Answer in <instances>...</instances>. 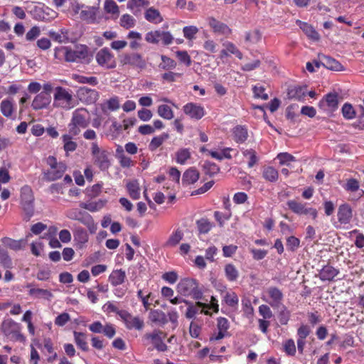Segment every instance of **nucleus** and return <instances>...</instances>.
<instances>
[{"label":"nucleus","instance_id":"f257e3e1","mask_svg":"<svg viewBox=\"0 0 364 364\" xmlns=\"http://www.w3.org/2000/svg\"><path fill=\"white\" fill-rule=\"evenodd\" d=\"M176 291L183 296L191 297L196 300L201 299L203 291L198 282L193 278L181 279L176 286Z\"/></svg>","mask_w":364,"mask_h":364},{"label":"nucleus","instance_id":"f03ea898","mask_svg":"<svg viewBox=\"0 0 364 364\" xmlns=\"http://www.w3.org/2000/svg\"><path fill=\"white\" fill-rule=\"evenodd\" d=\"M90 124L89 112L85 108H78L73 112L72 118L68 124V131L73 135H78L80 129H85Z\"/></svg>","mask_w":364,"mask_h":364},{"label":"nucleus","instance_id":"7ed1b4c3","mask_svg":"<svg viewBox=\"0 0 364 364\" xmlns=\"http://www.w3.org/2000/svg\"><path fill=\"white\" fill-rule=\"evenodd\" d=\"M1 331L11 341L20 342L25 341V337L21 332V324L16 322L12 318L4 319L2 321Z\"/></svg>","mask_w":364,"mask_h":364},{"label":"nucleus","instance_id":"20e7f679","mask_svg":"<svg viewBox=\"0 0 364 364\" xmlns=\"http://www.w3.org/2000/svg\"><path fill=\"white\" fill-rule=\"evenodd\" d=\"M46 164L50 168L45 171L44 178L48 181H54L63 177L67 169V166L63 162H58L53 156H49L46 159Z\"/></svg>","mask_w":364,"mask_h":364},{"label":"nucleus","instance_id":"39448f33","mask_svg":"<svg viewBox=\"0 0 364 364\" xmlns=\"http://www.w3.org/2000/svg\"><path fill=\"white\" fill-rule=\"evenodd\" d=\"M91 154L93 159V164L97 166L100 171L108 170L111 166L110 154L105 149H101L96 142L92 143Z\"/></svg>","mask_w":364,"mask_h":364},{"label":"nucleus","instance_id":"423d86ee","mask_svg":"<svg viewBox=\"0 0 364 364\" xmlns=\"http://www.w3.org/2000/svg\"><path fill=\"white\" fill-rule=\"evenodd\" d=\"M166 333L159 329H154L151 332L146 333L142 339L146 345L151 344L156 350L165 352L168 350V346L164 343V339Z\"/></svg>","mask_w":364,"mask_h":364},{"label":"nucleus","instance_id":"0eeeda50","mask_svg":"<svg viewBox=\"0 0 364 364\" xmlns=\"http://www.w3.org/2000/svg\"><path fill=\"white\" fill-rule=\"evenodd\" d=\"M67 62H81L88 56V49L86 46L80 45L74 49L70 47H62L59 49Z\"/></svg>","mask_w":364,"mask_h":364},{"label":"nucleus","instance_id":"6e6552de","mask_svg":"<svg viewBox=\"0 0 364 364\" xmlns=\"http://www.w3.org/2000/svg\"><path fill=\"white\" fill-rule=\"evenodd\" d=\"M53 100V105L56 107H60L66 110L74 107L72 94L63 87L58 86L55 87Z\"/></svg>","mask_w":364,"mask_h":364},{"label":"nucleus","instance_id":"1a4fd4ad","mask_svg":"<svg viewBox=\"0 0 364 364\" xmlns=\"http://www.w3.org/2000/svg\"><path fill=\"white\" fill-rule=\"evenodd\" d=\"M262 300L269 304L274 309H279L283 305L284 294L277 287H269L265 291L262 297Z\"/></svg>","mask_w":364,"mask_h":364},{"label":"nucleus","instance_id":"9d476101","mask_svg":"<svg viewBox=\"0 0 364 364\" xmlns=\"http://www.w3.org/2000/svg\"><path fill=\"white\" fill-rule=\"evenodd\" d=\"M287 205L289 210L299 215H309L313 220H316L318 216V211L316 208L308 207L306 203L299 202L296 200H289Z\"/></svg>","mask_w":364,"mask_h":364},{"label":"nucleus","instance_id":"9b49d317","mask_svg":"<svg viewBox=\"0 0 364 364\" xmlns=\"http://www.w3.org/2000/svg\"><path fill=\"white\" fill-rule=\"evenodd\" d=\"M287 205L289 210L299 215H309L313 220H316L318 216V211L316 208L308 207L306 203L299 202L296 200H289Z\"/></svg>","mask_w":364,"mask_h":364},{"label":"nucleus","instance_id":"f8f14e48","mask_svg":"<svg viewBox=\"0 0 364 364\" xmlns=\"http://www.w3.org/2000/svg\"><path fill=\"white\" fill-rule=\"evenodd\" d=\"M287 205L289 210L299 215H309L313 220H316L318 216V211L316 208L308 207L306 203L299 202L296 200H289Z\"/></svg>","mask_w":364,"mask_h":364},{"label":"nucleus","instance_id":"ddd939ff","mask_svg":"<svg viewBox=\"0 0 364 364\" xmlns=\"http://www.w3.org/2000/svg\"><path fill=\"white\" fill-rule=\"evenodd\" d=\"M21 204L26 213L31 217L34 212V196L31 188L28 185L21 188Z\"/></svg>","mask_w":364,"mask_h":364},{"label":"nucleus","instance_id":"4468645a","mask_svg":"<svg viewBox=\"0 0 364 364\" xmlns=\"http://www.w3.org/2000/svg\"><path fill=\"white\" fill-rule=\"evenodd\" d=\"M95 60L100 66L106 69H112L117 65L114 55L108 48H103L97 51Z\"/></svg>","mask_w":364,"mask_h":364},{"label":"nucleus","instance_id":"2eb2a0df","mask_svg":"<svg viewBox=\"0 0 364 364\" xmlns=\"http://www.w3.org/2000/svg\"><path fill=\"white\" fill-rule=\"evenodd\" d=\"M119 62L122 65H130L133 68L143 69L146 67V61L138 53H124L119 55Z\"/></svg>","mask_w":364,"mask_h":364},{"label":"nucleus","instance_id":"dca6fc26","mask_svg":"<svg viewBox=\"0 0 364 364\" xmlns=\"http://www.w3.org/2000/svg\"><path fill=\"white\" fill-rule=\"evenodd\" d=\"M120 313V318L124 322V326L127 329H136L141 331L144 328V321L139 316H132V314L127 310Z\"/></svg>","mask_w":364,"mask_h":364},{"label":"nucleus","instance_id":"f3484780","mask_svg":"<svg viewBox=\"0 0 364 364\" xmlns=\"http://www.w3.org/2000/svg\"><path fill=\"white\" fill-rule=\"evenodd\" d=\"M79 100L85 105L95 104L99 98V92L94 89L81 87L77 91Z\"/></svg>","mask_w":364,"mask_h":364},{"label":"nucleus","instance_id":"a211bd4d","mask_svg":"<svg viewBox=\"0 0 364 364\" xmlns=\"http://www.w3.org/2000/svg\"><path fill=\"white\" fill-rule=\"evenodd\" d=\"M230 328V322L225 317H218L217 318L218 332H215L210 338V341H219L226 336H230L228 329Z\"/></svg>","mask_w":364,"mask_h":364},{"label":"nucleus","instance_id":"6ab92c4d","mask_svg":"<svg viewBox=\"0 0 364 364\" xmlns=\"http://www.w3.org/2000/svg\"><path fill=\"white\" fill-rule=\"evenodd\" d=\"M318 106L328 112H334L338 107V95L336 92H330L319 102Z\"/></svg>","mask_w":364,"mask_h":364},{"label":"nucleus","instance_id":"aec40b11","mask_svg":"<svg viewBox=\"0 0 364 364\" xmlns=\"http://www.w3.org/2000/svg\"><path fill=\"white\" fill-rule=\"evenodd\" d=\"M183 112L191 119H200L205 114L204 107L193 102H188L183 107Z\"/></svg>","mask_w":364,"mask_h":364},{"label":"nucleus","instance_id":"412c9836","mask_svg":"<svg viewBox=\"0 0 364 364\" xmlns=\"http://www.w3.org/2000/svg\"><path fill=\"white\" fill-rule=\"evenodd\" d=\"M51 102V96H46L44 94L38 93L33 98L31 107L37 111L46 109L48 107Z\"/></svg>","mask_w":364,"mask_h":364},{"label":"nucleus","instance_id":"4be33fe9","mask_svg":"<svg viewBox=\"0 0 364 364\" xmlns=\"http://www.w3.org/2000/svg\"><path fill=\"white\" fill-rule=\"evenodd\" d=\"M338 220L341 224L346 225L350 222L353 216L352 209L348 204L344 203L338 210Z\"/></svg>","mask_w":364,"mask_h":364},{"label":"nucleus","instance_id":"5701e85b","mask_svg":"<svg viewBox=\"0 0 364 364\" xmlns=\"http://www.w3.org/2000/svg\"><path fill=\"white\" fill-rule=\"evenodd\" d=\"M208 23L215 33L228 36L232 32V30L227 24L218 21L215 18H210Z\"/></svg>","mask_w":364,"mask_h":364},{"label":"nucleus","instance_id":"b1692460","mask_svg":"<svg viewBox=\"0 0 364 364\" xmlns=\"http://www.w3.org/2000/svg\"><path fill=\"white\" fill-rule=\"evenodd\" d=\"M149 319L151 323L161 326H164L168 323L166 314L160 309H151Z\"/></svg>","mask_w":364,"mask_h":364},{"label":"nucleus","instance_id":"393cba45","mask_svg":"<svg viewBox=\"0 0 364 364\" xmlns=\"http://www.w3.org/2000/svg\"><path fill=\"white\" fill-rule=\"evenodd\" d=\"M77 221L85 225L91 234L96 232L97 225L95 223L92 215L88 213L82 211Z\"/></svg>","mask_w":364,"mask_h":364},{"label":"nucleus","instance_id":"a878e982","mask_svg":"<svg viewBox=\"0 0 364 364\" xmlns=\"http://www.w3.org/2000/svg\"><path fill=\"white\" fill-rule=\"evenodd\" d=\"M296 23L309 39L314 41L320 39V35L311 24L300 20H297Z\"/></svg>","mask_w":364,"mask_h":364},{"label":"nucleus","instance_id":"bb28decb","mask_svg":"<svg viewBox=\"0 0 364 364\" xmlns=\"http://www.w3.org/2000/svg\"><path fill=\"white\" fill-rule=\"evenodd\" d=\"M307 93L306 86L296 85L291 87L288 89L287 96L288 98L301 101Z\"/></svg>","mask_w":364,"mask_h":364},{"label":"nucleus","instance_id":"cd10ccee","mask_svg":"<svg viewBox=\"0 0 364 364\" xmlns=\"http://www.w3.org/2000/svg\"><path fill=\"white\" fill-rule=\"evenodd\" d=\"M321 63L322 64V66L331 70L342 71L344 70V67L341 63L330 56L324 55H322L321 58Z\"/></svg>","mask_w":364,"mask_h":364},{"label":"nucleus","instance_id":"c85d7f7f","mask_svg":"<svg viewBox=\"0 0 364 364\" xmlns=\"http://www.w3.org/2000/svg\"><path fill=\"white\" fill-rule=\"evenodd\" d=\"M200 173L195 168H188L183 174L182 184L187 186L195 183L199 179Z\"/></svg>","mask_w":364,"mask_h":364},{"label":"nucleus","instance_id":"c756f323","mask_svg":"<svg viewBox=\"0 0 364 364\" xmlns=\"http://www.w3.org/2000/svg\"><path fill=\"white\" fill-rule=\"evenodd\" d=\"M248 136V131L245 126L237 125L232 129L233 140L237 144L245 142Z\"/></svg>","mask_w":364,"mask_h":364},{"label":"nucleus","instance_id":"7c9ffc66","mask_svg":"<svg viewBox=\"0 0 364 364\" xmlns=\"http://www.w3.org/2000/svg\"><path fill=\"white\" fill-rule=\"evenodd\" d=\"M74 240L78 248L81 249L88 242L89 235L82 227H77L73 232Z\"/></svg>","mask_w":364,"mask_h":364},{"label":"nucleus","instance_id":"2f4dec72","mask_svg":"<svg viewBox=\"0 0 364 364\" xmlns=\"http://www.w3.org/2000/svg\"><path fill=\"white\" fill-rule=\"evenodd\" d=\"M338 273L337 269L331 265H326L319 272V278L321 281H332Z\"/></svg>","mask_w":364,"mask_h":364},{"label":"nucleus","instance_id":"473e14b6","mask_svg":"<svg viewBox=\"0 0 364 364\" xmlns=\"http://www.w3.org/2000/svg\"><path fill=\"white\" fill-rule=\"evenodd\" d=\"M85 9H82L80 13L81 20L88 23H93L96 21L97 9L93 6H85Z\"/></svg>","mask_w":364,"mask_h":364},{"label":"nucleus","instance_id":"72a5a7b5","mask_svg":"<svg viewBox=\"0 0 364 364\" xmlns=\"http://www.w3.org/2000/svg\"><path fill=\"white\" fill-rule=\"evenodd\" d=\"M184 303L188 306L185 315L188 319L194 318L199 312L200 309H203V306H205V303L200 301H196L195 304H193L189 301H184Z\"/></svg>","mask_w":364,"mask_h":364},{"label":"nucleus","instance_id":"f704fd0d","mask_svg":"<svg viewBox=\"0 0 364 364\" xmlns=\"http://www.w3.org/2000/svg\"><path fill=\"white\" fill-rule=\"evenodd\" d=\"M15 107L14 100L12 99H5L1 102L0 110L1 114L7 117L11 118L14 114Z\"/></svg>","mask_w":364,"mask_h":364},{"label":"nucleus","instance_id":"c9c22d12","mask_svg":"<svg viewBox=\"0 0 364 364\" xmlns=\"http://www.w3.org/2000/svg\"><path fill=\"white\" fill-rule=\"evenodd\" d=\"M144 18L149 22L154 24L160 23L164 21L159 11L153 7H151L146 11Z\"/></svg>","mask_w":364,"mask_h":364},{"label":"nucleus","instance_id":"e433bc0d","mask_svg":"<svg viewBox=\"0 0 364 364\" xmlns=\"http://www.w3.org/2000/svg\"><path fill=\"white\" fill-rule=\"evenodd\" d=\"M74 341L77 346L82 351L87 352L90 348L87 342L85 333L78 331H73Z\"/></svg>","mask_w":364,"mask_h":364},{"label":"nucleus","instance_id":"4c0bfd02","mask_svg":"<svg viewBox=\"0 0 364 364\" xmlns=\"http://www.w3.org/2000/svg\"><path fill=\"white\" fill-rule=\"evenodd\" d=\"M43 348L49 354L47 361L50 363H53L58 358V354L54 350L53 343L50 338H44L43 341Z\"/></svg>","mask_w":364,"mask_h":364},{"label":"nucleus","instance_id":"58836bf2","mask_svg":"<svg viewBox=\"0 0 364 364\" xmlns=\"http://www.w3.org/2000/svg\"><path fill=\"white\" fill-rule=\"evenodd\" d=\"M76 135H73L68 132V134H63L62 136V141L63 143V149L66 153L73 152L76 150L77 144L73 140V137Z\"/></svg>","mask_w":364,"mask_h":364},{"label":"nucleus","instance_id":"ea45409f","mask_svg":"<svg viewBox=\"0 0 364 364\" xmlns=\"http://www.w3.org/2000/svg\"><path fill=\"white\" fill-rule=\"evenodd\" d=\"M107 202V200L100 199L97 201L82 203L80 204V207L92 213H94L102 209L105 206Z\"/></svg>","mask_w":364,"mask_h":364},{"label":"nucleus","instance_id":"a19ab883","mask_svg":"<svg viewBox=\"0 0 364 364\" xmlns=\"http://www.w3.org/2000/svg\"><path fill=\"white\" fill-rule=\"evenodd\" d=\"M125 272L122 269L114 270L109 276V281L112 286H118L124 282Z\"/></svg>","mask_w":364,"mask_h":364},{"label":"nucleus","instance_id":"79ce46f5","mask_svg":"<svg viewBox=\"0 0 364 364\" xmlns=\"http://www.w3.org/2000/svg\"><path fill=\"white\" fill-rule=\"evenodd\" d=\"M196 223L199 234H207L215 227V224L205 218L198 220Z\"/></svg>","mask_w":364,"mask_h":364},{"label":"nucleus","instance_id":"37998d69","mask_svg":"<svg viewBox=\"0 0 364 364\" xmlns=\"http://www.w3.org/2000/svg\"><path fill=\"white\" fill-rule=\"evenodd\" d=\"M225 276L228 281L232 282L237 280L239 277V271L232 263L226 264L224 267Z\"/></svg>","mask_w":364,"mask_h":364},{"label":"nucleus","instance_id":"c03bdc74","mask_svg":"<svg viewBox=\"0 0 364 364\" xmlns=\"http://www.w3.org/2000/svg\"><path fill=\"white\" fill-rule=\"evenodd\" d=\"M126 187L129 196L132 199L138 200L140 198V188L137 180L129 181Z\"/></svg>","mask_w":364,"mask_h":364},{"label":"nucleus","instance_id":"a18cd8bd","mask_svg":"<svg viewBox=\"0 0 364 364\" xmlns=\"http://www.w3.org/2000/svg\"><path fill=\"white\" fill-rule=\"evenodd\" d=\"M183 232L181 230L177 229L173 231L169 236L168 239L164 244L166 247H173L176 246L183 239Z\"/></svg>","mask_w":364,"mask_h":364},{"label":"nucleus","instance_id":"49530a36","mask_svg":"<svg viewBox=\"0 0 364 364\" xmlns=\"http://www.w3.org/2000/svg\"><path fill=\"white\" fill-rule=\"evenodd\" d=\"M262 177L269 182L274 183L279 178V173L274 167L267 166L262 170Z\"/></svg>","mask_w":364,"mask_h":364},{"label":"nucleus","instance_id":"de8ad7c7","mask_svg":"<svg viewBox=\"0 0 364 364\" xmlns=\"http://www.w3.org/2000/svg\"><path fill=\"white\" fill-rule=\"evenodd\" d=\"M127 38L131 41L129 42V48L132 50H136L141 47V41L142 39L141 34L137 31H132L128 34Z\"/></svg>","mask_w":364,"mask_h":364},{"label":"nucleus","instance_id":"09e8293b","mask_svg":"<svg viewBox=\"0 0 364 364\" xmlns=\"http://www.w3.org/2000/svg\"><path fill=\"white\" fill-rule=\"evenodd\" d=\"M50 36L58 43H68L70 41L68 30L65 28H62L58 32H50Z\"/></svg>","mask_w":364,"mask_h":364},{"label":"nucleus","instance_id":"8fccbe9b","mask_svg":"<svg viewBox=\"0 0 364 364\" xmlns=\"http://www.w3.org/2000/svg\"><path fill=\"white\" fill-rule=\"evenodd\" d=\"M149 4L148 0H129L127 3V8L134 14L140 11L141 8L146 7Z\"/></svg>","mask_w":364,"mask_h":364},{"label":"nucleus","instance_id":"3c124183","mask_svg":"<svg viewBox=\"0 0 364 364\" xmlns=\"http://www.w3.org/2000/svg\"><path fill=\"white\" fill-rule=\"evenodd\" d=\"M28 294L30 296H33L36 298L50 299L53 297V294L49 290L39 288L30 289Z\"/></svg>","mask_w":364,"mask_h":364},{"label":"nucleus","instance_id":"603ef678","mask_svg":"<svg viewBox=\"0 0 364 364\" xmlns=\"http://www.w3.org/2000/svg\"><path fill=\"white\" fill-rule=\"evenodd\" d=\"M191 152L188 149L182 148L176 152V161L180 164H185L191 158Z\"/></svg>","mask_w":364,"mask_h":364},{"label":"nucleus","instance_id":"864d4df0","mask_svg":"<svg viewBox=\"0 0 364 364\" xmlns=\"http://www.w3.org/2000/svg\"><path fill=\"white\" fill-rule=\"evenodd\" d=\"M203 167L205 174L210 177L214 176L220 171V167L215 163L211 161H205Z\"/></svg>","mask_w":364,"mask_h":364},{"label":"nucleus","instance_id":"5fc2aeb1","mask_svg":"<svg viewBox=\"0 0 364 364\" xmlns=\"http://www.w3.org/2000/svg\"><path fill=\"white\" fill-rule=\"evenodd\" d=\"M158 114L164 119L170 120L173 118V112L167 105H161L157 109Z\"/></svg>","mask_w":364,"mask_h":364},{"label":"nucleus","instance_id":"6e6d98bb","mask_svg":"<svg viewBox=\"0 0 364 364\" xmlns=\"http://www.w3.org/2000/svg\"><path fill=\"white\" fill-rule=\"evenodd\" d=\"M169 138V134L168 133H163L159 136H154L150 144L149 149L151 151L156 150L159 148L166 139Z\"/></svg>","mask_w":364,"mask_h":364},{"label":"nucleus","instance_id":"4d7b16f0","mask_svg":"<svg viewBox=\"0 0 364 364\" xmlns=\"http://www.w3.org/2000/svg\"><path fill=\"white\" fill-rule=\"evenodd\" d=\"M278 319L281 325H287L290 319L291 313L288 309L283 304L278 309Z\"/></svg>","mask_w":364,"mask_h":364},{"label":"nucleus","instance_id":"13d9d810","mask_svg":"<svg viewBox=\"0 0 364 364\" xmlns=\"http://www.w3.org/2000/svg\"><path fill=\"white\" fill-rule=\"evenodd\" d=\"M119 102L117 97H112L107 100L102 105V109L106 112V109L109 111H116L119 108Z\"/></svg>","mask_w":364,"mask_h":364},{"label":"nucleus","instance_id":"bf43d9fd","mask_svg":"<svg viewBox=\"0 0 364 364\" xmlns=\"http://www.w3.org/2000/svg\"><path fill=\"white\" fill-rule=\"evenodd\" d=\"M242 153L245 157H248L249 159L247 164L249 168H252L258 162V157L254 149H242Z\"/></svg>","mask_w":364,"mask_h":364},{"label":"nucleus","instance_id":"052dcab7","mask_svg":"<svg viewBox=\"0 0 364 364\" xmlns=\"http://www.w3.org/2000/svg\"><path fill=\"white\" fill-rule=\"evenodd\" d=\"M161 63L159 65L161 69L168 70L176 67V62L173 59L164 55L161 56Z\"/></svg>","mask_w":364,"mask_h":364},{"label":"nucleus","instance_id":"680f3d73","mask_svg":"<svg viewBox=\"0 0 364 364\" xmlns=\"http://www.w3.org/2000/svg\"><path fill=\"white\" fill-rule=\"evenodd\" d=\"M343 117L346 119H352L355 117V110L350 103H345L341 109Z\"/></svg>","mask_w":364,"mask_h":364},{"label":"nucleus","instance_id":"e2e57ef3","mask_svg":"<svg viewBox=\"0 0 364 364\" xmlns=\"http://www.w3.org/2000/svg\"><path fill=\"white\" fill-rule=\"evenodd\" d=\"M224 301L228 306L235 308L238 305L239 299L235 292L230 291L225 294Z\"/></svg>","mask_w":364,"mask_h":364},{"label":"nucleus","instance_id":"0e129e2a","mask_svg":"<svg viewBox=\"0 0 364 364\" xmlns=\"http://www.w3.org/2000/svg\"><path fill=\"white\" fill-rule=\"evenodd\" d=\"M103 183H97L90 188H86V195L90 198H94L100 196L102 192Z\"/></svg>","mask_w":364,"mask_h":364},{"label":"nucleus","instance_id":"69168bd1","mask_svg":"<svg viewBox=\"0 0 364 364\" xmlns=\"http://www.w3.org/2000/svg\"><path fill=\"white\" fill-rule=\"evenodd\" d=\"M136 20L129 14H124L120 18V26L126 29L133 28L135 26Z\"/></svg>","mask_w":364,"mask_h":364},{"label":"nucleus","instance_id":"338daca9","mask_svg":"<svg viewBox=\"0 0 364 364\" xmlns=\"http://www.w3.org/2000/svg\"><path fill=\"white\" fill-rule=\"evenodd\" d=\"M262 38V34L259 30L248 31L245 33V41L250 43H258Z\"/></svg>","mask_w":364,"mask_h":364},{"label":"nucleus","instance_id":"774afa93","mask_svg":"<svg viewBox=\"0 0 364 364\" xmlns=\"http://www.w3.org/2000/svg\"><path fill=\"white\" fill-rule=\"evenodd\" d=\"M198 28L196 26H187L183 27V33L187 40L192 41L196 38V35L198 33Z\"/></svg>","mask_w":364,"mask_h":364}]
</instances>
